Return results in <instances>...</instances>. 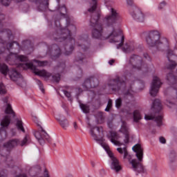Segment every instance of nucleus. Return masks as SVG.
<instances>
[{
	"label": "nucleus",
	"mask_w": 177,
	"mask_h": 177,
	"mask_svg": "<svg viewBox=\"0 0 177 177\" xmlns=\"http://www.w3.org/2000/svg\"><path fill=\"white\" fill-rule=\"evenodd\" d=\"M106 8L108 9L109 14L102 19V37L95 38L96 39H109L111 44H118L117 49H120L124 45V35L121 31H117L114 29V24H117L121 20L120 11L113 7L114 1L113 0H103Z\"/></svg>",
	"instance_id": "nucleus-1"
},
{
	"label": "nucleus",
	"mask_w": 177,
	"mask_h": 177,
	"mask_svg": "<svg viewBox=\"0 0 177 177\" xmlns=\"http://www.w3.org/2000/svg\"><path fill=\"white\" fill-rule=\"evenodd\" d=\"M6 63L13 66L15 64H17L16 62H21V63L18 65L19 68H23V70H28L30 68L31 70H34V73L36 75H39V77H44V78H49L51 74L48 73L45 70H38L35 68L32 62H28V57L27 56L23 55H19L16 53H10L6 57Z\"/></svg>",
	"instance_id": "nucleus-2"
},
{
	"label": "nucleus",
	"mask_w": 177,
	"mask_h": 177,
	"mask_svg": "<svg viewBox=\"0 0 177 177\" xmlns=\"http://www.w3.org/2000/svg\"><path fill=\"white\" fill-rule=\"evenodd\" d=\"M90 133L94 140H95L98 145L102 146V147L105 149V151H106L111 161V169H113V171H115V172L121 171V165H120V161H118V159L114 156L113 152L110 151L109 145L102 140L103 139V127H91L90 129Z\"/></svg>",
	"instance_id": "nucleus-3"
},
{
	"label": "nucleus",
	"mask_w": 177,
	"mask_h": 177,
	"mask_svg": "<svg viewBox=\"0 0 177 177\" xmlns=\"http://www.w3.org/2000/svg\"><path fill=\"white\" fill-rule=\"evenodd\" d=\"M109 89L118 92L119 95L123 96V99L126 103H129L131 100H133V91L132 87H128L125 80H121L120 77L117 76L113 79H111L108 82Z\"/></svg>",
	"instance_id": "nucleus-4"
},
{
	"label": "nucleus",
	"mask_w": 177,
	"mask_h": 177,
	"mask_svg": "<svg viewBox=\"0 0 177 177\" xmlns=\"http://www.w3.org/2000/svg\"><path fill=\"white\" fill-rule=\"evenodd\" d=\"M3 44L0 46V55H2V53H4L5 52H8V53H10V49L13 48V45H16L17 49H21L20 44L17 43V41H13L8 44L6 41H2ZM0 73L3 74V75H6L8 73V75L12 81H14L15 82L17 81H20L21 82H23V78L21 77V75L17 70L16 69H10L9 71V68H8V66L5 64H0Z\"/></svg>",
	"instance_id": "nucleus-5"
},
{
	"label": "nucleus",
	"mask_w": 177,
	"mask_h": 177,
	"mask_svg": "<svg viewBox=\"0 0 177 177\" xmlns=\"http://www.w3.org/2000/svg\"><path fill=\"white\" fill-rule=\"evenodd\" d=\"M91 1L93 5L88 9V12L91 13L90 26L93 28L92 30V37L93 38H102V31L103 28L101 24H99V19H100L102 11H100V10H96V8H97V0Z\"/></svg>",
	"instance_id": "nucleus-6"
},
{
	"label": "nucleus",
	"mask_w": 177,
	"mask_h": 177,
	"mask_svg": "<svg viewBox=\"0 0 177 177\" xmlns=\"http://www.w3.org/2000/svg\"><path fill=\"white\" fill-rule=\"evenodd\" d=\"M146 42L149 48H156V50H164L168 46V39L160 37V32L151 30L146 37Z\"/></svg>",
	"instance_id": "nucleus-7"
},
{
	"label": "nucleus",
	"mask_w": 177,
	"mask_h": 177,
	"mask_svg": "<svg viewBox=\"0 0 177 177\" xmlns=\"http://www.w3.org/2000/svg\"><path fill=\"white\" fill-rule=\"evenodd\" d=\"M132 150L136 153V156L138 160L133 159L130 161V164L132 165V169L134 172H137V174H142V172H145V168L142 163H140L143 160V148L140 144H136L133 147Z\"/></svg>",
	"instance_id": "nucleus-8"
},
{
	"label": "nucleus",
	"mask_w": 177,
	"mask_h": 177,
	"mask_svg": "<svg viewBox=\"0 0 177 177\" xmlns=\"http://www.w3.org/2000/svg\"><path fill=\"white\" fill-rule=\"evenodd\" d=\"M129 66L132 67L133 71H145L146 68H145V66H143V64L142 62V57H139L138 55H133L129 59Z\"/></svg>",
	"instance_id": "nucleus-9"
},
{
	"label": "nucleus",
	"mask_w": 177,
	"mask_h": 177,
	"mask_svg": "<svg viewBox=\"0 0 177 177\" xmlns=\"http://www.w3.org/2000/svg\"><path fill=\"white\" fill-rule=\"evenodd\" d=\"M28 139H30L28 136H26L22 141H20V140L17 138L11 139L5 143L3 146L7 150H12V149H15V147H17L19 145L21 147L26 146V145L28 143Z\"/></svg>",
	"instance_id": "nucleus-10"
},
{
	"label": "nucleus",
	"mask_w": 177,
	"mask_h": 177,
	"mask_svg": "<svg viewBox=\"0 0 177 177\" xmlns=\"http://www.w3.org/2000/svg\"><path fill=\"white\" fill-rule=\"evenodd\" d=\"M130 14L133 19L139 23H143L146 19V15H145V13L138 7H131Z\"/></svg>",
	"instance_id": "nucleus-11"
},
{
	"label": "nucleus",
	"mask_w": 177,
	"mask_h": 177,
	"mask_svg": "<svg viewBox=\"0 0 177 177\" xmlns=\"http://www.w3.org/2000/svg\"><path fill=\"white\" fill-rule=\"evenodd\" d=\"M161 85H162V83L161 82L160 77L153 76L151 84V88L149 89L151 96L153 97H156V96H157V93H158V91H160V88H161Z\"/></svg>",
	"instance_id": "nucleus-12"
},
{
	"label": "nucleus",
	"mask_w": 177,
	"mask_h": 177,
	"mask_svg": "<svg viewBox=\"0 0 177 177\" xmlns=\"http://www.w3.org/2000/svg\"><path fill=\"white\" fill-rule=\"evenodd\" d=\"M40 129L41 131L35 132V136L38 140L39 145L43 146V145H45V140H47V142H50V138L49 137V135L45 132L44 129H42V127H40Z\"/></svg>",
	"instance_id": "nucleus-13"
},
{
	"label": "nucleus",
	"mask_w": 177,
	"mask_h": 177,
	"mask_svg": "<svg viewBox=\"0 0 177 177\" xmlns=\"http://www.w3.org/2000/svg\"><path fill=\"white\" fill-rule=\"evenodd\" d=\"M10 124V117L9 115H6L1 122V128L0 129V138L2 140L6 138V130L5 128H8Z\"/></svg>",
	"instance_id": "nucleus-14"
},
{
	"label": "nucleus",
	"mask_w": 177,
	"mask_h": 177,
	"mask_svg": "<svg viewBox=\"0 0 177 177\" xmlns=\"http://www.w3.org/2000/svg\"><path fill=\"white\" fill-rule=\"evenodd\" d=\"M99 85V80L95 77H90L86 79L82 84L84 91H89L92 88H96Z\"/></svg>",
	"instance_id": "nucleus-15"
},
{
	"label": "nucleus",
	"mask_w": 177,
	"mask_h": 177,
	"mask_svg": "<svg viewBox=\"0 0 177 177\" xmlns=\"http://www.w3.org/2000/svg\"><path fill=\"white\" fill-rule=\"evenodd\" d=\"M77 44V46L81 48V49L85 52V50L89 48V38L88 37V35H83L80 36Z\"/></svg>",
	"instance_id": "nucleus-16"
},
{
	"label": "nucleus",
	"mask_w": 177,
	"mask_h": 177,
	"mask_svg": "<svg viewBox=\"0 0 177 177\" xmlns=\"http://www.w3.org/2000/svg\"><path fill=\"white\" fill-rule=\"evenodd\" d=\"M48 55L49 53L51 54V59L53 60H56L59 56L62 54V50H60V48H59L58 45L53 44L50 47V48H48V51L47 53Z\"/></svg>",
	"instance_id": "nucleus-17"
},
{
	"label": "nucleus",
	"mask_w": 177,
	"mask_h": 177,
	"mask_svg": "<svg viewBox=\"0 0 177 177\" xmlns=\"http://www.w3.org/2000/svg\"><path fill=\"white\" fill-rule=\"evenodd\" d=\"M175 55V53L173 50H167V59H168V64L166 65V67L168 70H174L176 67V62L171 59V57Z\"/></svg>",
	"instance_id": "nucleus-18"
},
{
	"label": "nucleus",
	"mask_w": 177,
	"mask_h": 177,
	"mask_svg": "<svg viewBox=\"0 0 177 177\" xmlns=\"http://www.w3.org/2000/svg\"><path fill=\"white\" fill-rule=\"evenodd\" d=\"M122 127L120 129V131L124 135V143H129V128L127 124V122H122Z\"/></svg>",
	"instance_id": "nucleus-19"
},
{
	"label": "nucleus",
	"mask_w": 177,
	"mask_h": 177,
	"mask_svg": "<svg viewBox=\"0 0 177 177\" xmlns=\"http://www.w3.org/2000/svg\"><path fill=\"white\" fill-rule=\"evenodd\" d=\"M107 137L108 139L110 140V142L114 144L115 146H121V145H122V143L118 141V139L120 138V135H118V133H117L116 132L111 131L110 134L108 135Z\"/></svg>",
	"instance_id": "nucleus-20"
},
{
	"label": "nucleus",
	"mask_w": 177,
	"mask_h": 177,
	"mask_svg": "<svg viewBox=\"0 0 177 177\" xmlns=\"http://www.w3.org/2000/svg\"><path fill=\"white\" fill-rule=\"evenodd\" d=\"M168 158H169V164L170 167H172V165L176 166V160H177V153L175 150H171L168 154Z\"/></svg>",
	"instance_id": "nucleus-21"
},
{
	"label": "nucleus",
	"mask_w": 177,
	"mask_h": 177,
	"mask_svg": "<svg viewBox=\"0 0 177 177\" xmlns=\"http://www.w3.org/2000/svg\"><path fill=\"white\" fill-rule=\"evenodd\" d=\"M9 97H6L3 99V103H6V106L5 109V113L6 114H11L12 117H15L16 115L15 113V111H13V109L12 108V105L8 102Z\"/></svg>",
	"instance_id": "nucleus-22"
},
{
	"label": "nucleus",
	"mask_w": 177,
	"mask_h": 177,
	"mask_svg": "<svg viewBox=\"0 0 177 177\" xmlns=\"http://www.w3.org/2000/svg\"><path fill=\"white\" fill-rule=\"evenodd\" d=\"M158 125V127H161L162 125V115H158V117L155 118L153 115H145V120L147 121H149L150 120H154Z\"/></svg>",
	"instance_id": "nucleus-23"
},
{
	"label": "nucleus",
	"mask_w": 177,
	"mask_h": 177,
	"mask_svg": "<svg viewBox=\"0 0 177 177\" xmlns=\"http://www.w3.org/2000/svg\"><path fill=\"white\" fill-rule=\"evenodd\" d=\"M151 109L155 113H160L162 110V105H161V101L160 100H155L153 102Z\"/></svg>",
	"instance_id": "nucleus-24"
},
{
	"label": "nucleus",
	"mask_w": 177,
	"mask_h": 177,
	"mask_svg": "<svg viewBox=\"0 0 177 177\" xmlns=\"http://www.w3.org/2000/svg\"><path fill=\"white\" fill-rule=\"evenodd\" d=\"M117 150H118V153H120V154H124V159L127 158V160H129V161H131V160L132 159V156H131V155H129V153H128L127 147L118 148Z\"/></svg>",
	"instance_id": "nucleus-25"
},
{
	"label": "nucleus",
	"mask_w": 177,
	"mask_h": 177,
	"mask_svg": "<svg viewBox=\"0 0 177 177\" xmlns=\"http://www.w3.org/2000/svg\"><path fill=\"white\" fill-rule=\"evenodd\" d=\"M5 19V15L0 13V32H7L8 34L10 32V30H8L6 29H2L3 25H2V20ZM3 40L2 38L0 37V46H2V45L4 44V43H2Z\"/></svg>",
	"instance_id": "nucleus-26"
},
{
	"label": "nucleus",
	"mask_w": 177,
	"mask_h": 177,
	"mask_svg": "<svg viewBox=\"0 0 177 177\" xmlns=\"http://www.w3.org/2000/svg\"><path fill=\"white\" fill-rule=\"evenodd\" d=\"M85 59H86V55L81 53H79L77 56L75 58L76 64L77 63L79 64H84V63H85Z\"/></svg>",
	"instance_id": "nucleus-27"
},
{
	"label": "nucleus",
	"mask_w": 177,
	"mask_h": 177,
	"mask_svg": "<svg viewBox=\"0 0 177 177\" xmlns=\"http://www.w3.org/2000/svg\"><path fill=\"white\" fill-rule=\"evenodd\" d=\"M41 173V168L37 169V171L35 173V174L32 175L33 177H50L49 176V171H48V169H45L44 174L42 176H39V174Z\"/></svg>",
	"instance_id": "nucleus-28"
},
{
	"label": "nucleus",
	"mask_w": 177,
	"mask_h": 177,
	"mask_svg": "<svg viewBox=\"0 0 177 177\" xmlns=\"http://www.w3.org/2000/svg\"><path fill=\"white\" fill-rule=\"evenodd\" d=\"M57 121L59 122L60 126L62 127V128H63V129H67V128H68V120H67V119L64 118H59V119H57Z\"/></svg>",
	"instance_id": "nucleus-29"
},
{
	"label": "nucleus",
	"mask_w": 177,
	"mask_h": 177,
	"mask_svg": "<svg viewBox=\"0 0 177 177\" xmlns=\"http://www.w3.org/2000/svg\"><path fill=\"white\" fill-rule=\"evenodd\" d=\"M122 50L124 52V53H129V52H131V50H133L135 49V47L132 44H129L128 43H126L123 47Z\"/></svg>",
	"instance_id": "nucleus-30"
},
{
	"label": "nucleus",
	"mask_w": 177,
	"mask_h": 177,
	"mask_svg": "<svg viewBox=\"0 0 177 177\" xmlns=\"http://www.w3.org/2000/svg\"><path fill=\"white\" fill-rule=\"evenodd\" d=\"M133 117L135 122H138V121L142 120V115L140 114V111H139V110H135L133 111Z\"/></svg>",
	"instance_id": "nucleus-31"
},
{
	"label": "nucleus",
	"mask_w": 177,
	"mask_h": 177,
	"mask_svg": "<svg viewBox=\"0 0 177 177\" xmlns=\"http://www.w3.org/2000/svg\"><path fill=\"white\" fill-rule=\"evenodd\" d=\"M95 118L98 124H102L104 120V116L103 115V113L97 112L95 115Z\"/></svg>",
	"instance_id": "nucleus-32"
},
{
	"label": "nucleus",
	"mask_w": 177,
	"mask_h": 177,
	"mask_svg": "<svg viewBox=\"0 0 177 177\" xmlns=\"http://www.w3.org/2000/svg\"><path fill=\"white\" fill-rule=\"evenodd\" d=\"M17 128L19 131H21V132H26V130L24 129V127H23V121L21 120L17 119Z\"/></svg>",
	"instance_id": "nucleus-33"
},
{
	"label": "nucleus",
	"mask_w": 177,
	"mask_h": 177,
	"mask_svg": "<svg viewBox=\"0 0 177 177\" xmlns=\"http://www.w3.org/2000/svg\"><path fill=\"white\" fill-rule=\"evenodd\" d=\"M3 157H5L6 158V162L7 164V165L8 167H12V164H13V159L12 158V156H10V155H6V156H3L2 155Z\"/></svg>",
	"instance_id": "nucleus-34"
},
{
	"label": "nucleus",
	"mask_w": 177,
	"mask_h": 177,
	"mask_svg": "<svg viewBox=\"0 0 177 177\" xmlns=\"http://www.w3.org/2000/svg\"><path fill=\"white\" fill-rule=\"evenodd\" d=\"M33 63H36L39 67H44L45 66H48V61H39L37 59L32 60Z\"/></svg>",
	"instance_id": "nucleus-35"
},
{
	"label": "nucleus",
	"mask_w": 177,
	"mask_h": 177,
	"mask_svg": "<svg viewBox=\"0 0 177 177\" xmlns=\"http://www.w3.org/2000/svg\"><path fill=\"white\" fill-rule=\"evenodd\" d=\"M167 5H168V3L166 1H162L158 5V10H164Z\"/></svg>",
	"instance_id": "nucleus-36"
},
{
	"label": "nucleus",
	"mask_w": 177,
	"mask_h": 177,
	"mask_svg": "<svg viewBox=\"0 0 177 177\" xmlns=\"http://www.w3.org/2000/svg\"><path fill=\"white\" fill-rule=\"evenodd\" d=\"M80 109L82 110L83 113H85L86 114L89 113V106L84 104H80Z\"/></svg>",
	"instance_id": "nucleus-37"
},
{
	"label": "nucleus",
	"mask_w": 177,
	"mask_h": 177,
	"mask_svg": "<svg viewBox=\"0 0 177 177\" xmlns=\"http://www.w3.org/2000/svg\"><path fill=\"white\" fill-rule=\"evenodd\" d=\"M6 92V86H5V84L0 83V95H5Z\"/></svg>",
	"instance_id": "nucleus-38"
},
{
	"label": "nucleus",
	"mask_w": 177,
	"mask_h": 177,
	"mask_svg": "<svg viewBox=\"0 0 177 177\" xmlns=\"http://www.w3.org/2000/svg\"><path fill=\"white\" fill-rule=\"evenodd\" d=\"M35 82H36V84L38 85L39 89H40V90L41 91V92H43V93H44V92H45V90L44 89V85L42 84V82H41V80L37 79V80H35Z\"/></svg>",
	"instance_id": "nucleus-39"
},
{
	"label": "nucleus",
	"mask_w": 177,
	"mask_h": 177,
	"mask_svg": "<svg viewBox=\"0 0 177 177\" xmlns=\"http://www.w3.org/2000/svg\"><path fill=\"white\" fill-rule=\"evenodd\" d=\"M121 106H122V100L120 97L115 100V108L120 109Z\"/></svg>",
	"instance_id": "nucleus-40"
},
{
	"label": "nucleus",
	"mask_w": 177,
	"mask_h": 177,
	"mask_svg": "<svg viewBox=\"0 0 177 177\" xmlns=\"http://www.w3.org/2000/svg\"><path fill=\"white\" fill-rule=\"evenodd\" d=\"M112 107H113V100L110 99L108 101V104L105 109V111H110V110H111Z\"/></svg>",
	"instance_id": "nucleus-41"
},
{
	"label": "nucleus",
	"mask_w": 177,
	"mask_h": 177,
	"mask_svg": "<svg viewBox=\"0 0 177 177\" xmlns=\"http://www.w3.org/2000/svg\"><path fill=\"white\" fill-rule=\"evenodd\" d=\"M63 93L66 96V97H68V100L73 102V98H71V93H70V92L64 90Z\"/></svg>",
	"instance_id": "nucleus-42"
},
{
	"label": "nucleus",
	"mask_w": 177,
	"mask_h": 177,
	"mask_svg": "<svg viewBox=\"0 0 177 177\" xmlns=\"http://www.w3.org/2000/svg\"><path fill=\"white\" fill-rule=\"evenodd\" d=\"M53 80H54L55 82H59V81H60V74L57 73L53 75Z\"/></svg>",
	"instance_id": "nucleus-43"
},
{
	"label": "nucleus",
	"mask_w": 177,
	"mask_h": 177,
	"mask_svg": "<svg viewBox=\"0 0 177 177\" xmlns=\"http://www.w3.org/2000/svg\"><path fill=\"white\" fill-rule=\"evenodd\" d=\"M66 67V64L62 63L59 66L58 68L59 70H64V68Z\"/></svg>",
	"instance_id": "nucleus-44"
},
{
	"label": "nucleus",
	"mask_w": 177,
	"mask_h": 177,
	"mask_svg": "<svg viewBox=\"0 0 177 177\" xmlns=\"http://www.w3.org/2000/svg\"><path fill=\"white\" fill-rule=\"evenodd\" d=\"M160 142L162 144H165L167 140L164 138V137H160L159 138Z\"/></svg>",
	"instance_id": "nucleus-45"
},
{
	"label": "nucleus",
	"mask_w": 177,
	"mask_h": 177,
	"mask_svg": "<svg viewBox=\"0 0 177 177\" xmlns=\"http://www.w3.org/2000/svg\"><path fill=\"white\" fill-rule=\"evenodd\" d=\"M144 57L145 59H147V60L150 61L151 59L150 58V56H149V54L147 53H144Z\"/></svg>",
	"instance_id": "nucleus-46"
},
{
	"label": "nucleus",
	"mask_w": 177,
	"mask_h": 177,
	"mask_svg": "<svg viewBox=\"0 0 177 177\" xmlns=\"http://www.w3.org/2000/svg\"><path fill=\"white\" fill-rule=\"evenodd\" d=\"M126 1H127V5H129V6H132V5H133V1L132 0H126Z\"/></svg>",
	"instance_id": "nucleus-47"
},
{
	"label": "nucleus",
	"mask_w": 177,
	"mask_h": 177,
	"mask_svg": "<svg viewBox=\"0 0 177 177\" xmlns=\"http://www.w3.org/2000/svg\"><path fill=\"white\" fill-rule=\"evenodd\" d=\"M115 62V60L111 59V60H109V64H110V66H113V64H114Z\"/></svg>",
	"instance_id": "nucleus-48"
},
{
	"label": "nucleus",
	"mask_w": 177,
	"mask_h": 177,
	"mask_svg": "<svg viewBox=\"0 0 177 177\" xmlns=\"http://www.w3.org/2000/svg\"><path fill=\"white\" fill-rule=\"evenodd\" d=\"M73 127L75 129H78V125H77V122H73Z\"/></svg>",
	"instance_id": "nucleus-49"
},
{
	"label": "nucleus",
	"mask_w": 177,
	"mask_h": 177,
	"mask_svg": "<svg viewBox=\"0 0 177 177\" xmlns=\"http://www.w3.org/2000/svg\"><path fill=\"white\" fill-rule=\"evenodd\" d=\"M0 177H8V176H6V174H5L4 172H1L0 173Z\"/></svg>",
	"instance_id": "nucleus-50"
},
{
	"label": "nucleus",
	"mask_w": 177,
	"mask_h": 177,
	"mask_svg": "<svg viewBox=\"0 0 177 177\" xmlns=\"http://www.w3.org/2000/svg\"><path fill=\"white\" fill-rule=\"evenodd\" d=\"M16 177H27V176L26 174H19V175L17 176Z\"/></svg>",
	"instance_id": "nucleus-51"
},
{
	"label": "nucleus",
	"mask_w": 177,
	"mask_h": 177,
	"mask_svg": "<svg viewBox=\"0 0 177 177\" xmlns=\"http://www.w3.org/2000/svg\"><path fill=\"white\" fill-rule=\"evenodd\" d=\"M79 74H80V75H82V70L80 68H79Z\"/></svg>",
	"instance_id": "nucleus-52"
},
{
	"label": "nucleus",
	"mask_w": 177,
	"mask_h": 177,
	"mask_svg": "<svg viewBox=\"0 0 177 177\" xmlns=\"http://www.w3.org/2000/svg\"><path fill=\"white\" fill-rule=\"evenodd\" d=\"M176 44L175 48L176 49H177V36L176 37Z\"/></svg>",
	"instance_id": "nucleus-53"
},
{
	"label": "nucleus",
	"mask_w": 177,
	"mask_h": 177,
	"mask_svg": "<svg viewBox=\"0 0 177 177\" xmlns=\"http://www.w3.org/2000/svg\"><path fill=\"white\" fill-rule=\"evenodd\" d=\"M32 171H37V169L35 168L32 169L30 171V174H32Z\"/></svg>",
	"instance_id": "nucleus-54"
},
{
	"label": "nucleus",
	"mask_w": 177,
	"mask_h": 177,
	"mask_svg": "<svg viewBox=\"0 0 177 177\" xmlns=\"http://www.w3.org/2000/svg\"><path fill=\"white\" fill-rule=\"evenodd\" d=\"M24 44H30V41H24Z\"/></svg>",
	"instance_id": "nucleus-55"
},
{
	"label": "nucleus",
	"mask_w": 177,
	"mask_h": 177,
	"mask_svg": "<svg viewBox=\"0 0 177 177\" xmlns=\"http://www.w3.org/2000/svg\"><path fill=\"white\" fill-rule=\"evenodd\" d=\"M65 177H73L71 174H67Z\"/></svg>",
	"instance_id": "nucleus-56"
},
{
	"label": "nucleus",
	"mask_w": 177,
	"mask_h": 177,
	"mask_svg": "<svg viewBox=\"0 0 177 177\" xmlns=\"http://www.w3.org/2000/svg\"><path fill=\"white\" fill-rule=\"evenodd\" d=\"M78 92H79L80 93H81V92H82V89L78 88Z\"/></svg>",
	"instance_id": "nucleus-57"
},
{
	"label": "nucleus",
	"mask_w": 177,
	"mask_h": 177,
	"mask_svg": "<svg viewBox=\"0 0 177 177\" xmlns=\"http://www.w3.org/2000/svg\"><path fill=\"white\" fill-rule=\"evenodd\" d=\"M92 167H95V162H91Z\"/></svg>",
	"instance_id": "nucleus-58"
},
{
	"label": "nucleus",
	"mask_w": 177,
	"mask_h": 177,
	"mask_svg": "<svg viewBox=\"0 0 177 177\" xmlns=\"http://www.w3.org/2000/svg\"><path fill=\"white\" fill-rule=\"evenodd\" d=\"M124 80H127V77H124Z\"/></svg>",
	"instance_id": "nucleus-59"
},
{
	"label": "nucleus",
	"mask_w": 177,
	"mask_h": 177,
	"mask_svg": "<svg viewBox=\"0 0 177 177\" xmlns=\"http://www.w3.org/2000/svg\"><path fill=\"white\" fill-rule=\"evenodd\" d=\"M169 91H171V88H169Z\"/></svg>",
	"instance_id": "nucleus-60"
}]
</instances>
